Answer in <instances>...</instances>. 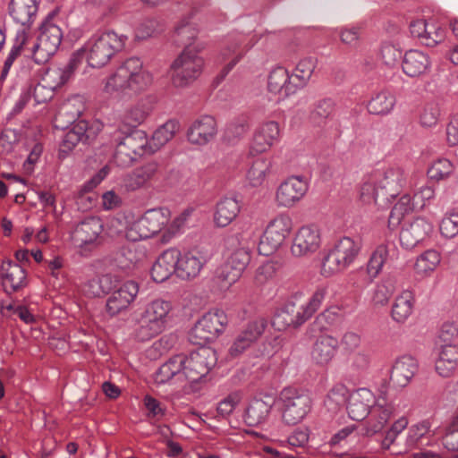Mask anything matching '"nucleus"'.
Masks as SVG:
<instances>
[{
    "label": "nucleus",
    "mask_w": 458,
    "mask_h": 458,
    "mask_svg": "<svg viewBox=\"0 0 458 458\" xmlns=\"http://www.w3.org/2000/svg\"><path fill=\"white\" fill-rule=\"evenodd\" d=\"M152 82L151 74L143 69V63L138 57L126 59L116 71L107 78L105 91L109 94L131 90L139 92Z\"/></svg>",
    "instance_id": "f257e3e1"
},
{
    "label": "nucleus",
    "mask_w": 458,
    "mask_h": 458,
    "mask_svg": "<svg viewBox=\"0 0 458 458\" xmlns=\"http://www.w3.org/2000/svg\"><path fill=\"white\" fill-rule=\"evenodd\" d=\"M127 39V36L112 30L96 32L83 45L87 63L93 68L105 66L124 48Z\"/></svg>",
    "instance_id": "f03ea898"
},
{
    "label": "nucleus",
    "mask_w": 458,
    "mask_h": 458,
    "mask_svg": "<svg viewBox=\"0 0 458 458\" xmlns=\"http://www.w3.org/2000/svg\"><path fill=\"white\" fill-rule=\"evenodd\" d=\"M171 310V303L161 299L147 304L138 320L134 331L135 338L140 342H146L160 334L165 327Z\"/></svg>",
    "instance_id": "7ed1b4c3"
},
{
    "label": "nucleus",
    "mask_w": 458,
    "mask_h": 458,
    "mask_svg": "<svg viewBox=\"0 0 458 458\" xmlns=\"http://www.w3.org/2000/svg\"><path fill=\"white\" fill-rule=\"evenodd\" d=\"M199 49L185 47L170 66L171 81L174 87L184 88L195 81L201 74L204 60Z\"/></svg>",
    "instance_id": "20e7f679"
},
{
    "label": "nucleus",
    "mask_w": 458,
    "mask_h": 458,
    "mask_svg": "<svg viewBox=\"0 0 458 458\" xmlns=\"http://www.w3.org/2000/svg\"><path fill=\"white\" fill-rule=\"evenodd\" d=\"M279 400L282 403V420L286 425H297L311 411V398L303 389L284 387L280 393Z\"/></svg>",
    "instance_id": "39448f33"
},
{
    "label": "nucleus",
    "mask_w": 458,
    "mask_h": 458,
    "mask_svg": "<svg viewBox=\"0 0 458 458\" xmlns=\"http://www.w3.org/2000/svg\"><path fill=\"white\" fill-rule=\"evenodd\" d=\"M360 248L361 242L360 239L341 238L323 259L322 273L329 276L335 273L344 271L353 262Z\"/></svg>",
    "instance_id": "423d86ee"
},
{
    "label": "nucleus",
    "mask_w": 458,
    "mask_h": 458,
    "mask_svg": "<svg viewBox=\"0 0 458 458\" xmlns=\"http://www.w3.org/2000/svg\"><path fill=\"white\" fill-rule=\"evenodd\" d=\"M228 324L226 314L220 310L208 311L194 325L189 333V341L194 345L205 346L216 340Z\"/></svg>",
    "instance_id": "0eeeda50"
},
{
    "label": "nucleus",
    "mask_w": 458,
    "mask_h": 458,
    "mask_svg": "<svg viewBox=\"0 0 458 458\" xmlns=\"http://www.w3.org/2000/svg\"><path fill=\"white\" fill-rule=\"evenodd\" d=\"M49 17L50 15L40 25L38 42L32 47V57L37 64L48 61L56 53L62 42L63 32L57 25L51 22Z\"/></svg>",
    "instance_id": "6e6552de"
},
{
    "label": "nucleus",
    "mask_w": 458,
    "mask_h": 458,
    "mask_svg": "<svg viewBox=\"0 0 458 458\" xmlns=\"http://www.w3.org/2000/svg\"><path fill=\"white\" fill-rule=\"evenodd\" d=\"M395 411L394 400L389 398L386 387L383 385L371 409V417L363 427L361 434L366 437H372L381 432Z\"/></svg>",
    "instance_id": "1a4fd4ad"
},
{
    "label": "nucleus",
    "mask_w": 458,
    "mask_h": 458,
    "mask_svg": "<svg viewBox=\"0 0 458 458\" xmlns=\"http://www.w3.org/2000/svg\"><path fill=\"white\" fill-rule=\"evenodd\" d=\"M110 129L111 143L115 145V159L122 165L131 164L144 147V143L140 144L137 141V139L141 137L143 131H128L121 126Z\"/></svg>",
    "instance_id": "9d476101"
},
{
    "label": "nucleus",
    "mask_w": 458,
    "mask_h": 458,
    "mask_svg": "<svg viewBox=\"0 0 458 458\" xmlns=\"http://www.w3.org/2000/svg\"><path fill=\"white\" fill-rule=\"evenodd\" d=\"M293 222L288 215L281 214L267 225L259 243V251L264 256L273 254L290 234Z\"/></svg>",
    "instance_id": "9b49d317"
},
{
    "label": "nucleus",
    "mask_w": 458,
    "mask_h": 458,
    "mask_svg": "<svg viewBox=\"0 0 458 458\" xmlns=\"http://www.w3.org/2000/svg\"><path fill=\"white\" fill-rule=\"evenodd\" d=\"M102 129L101 123L94 122L89 123L81 120L73 123L63 136L59 147V157L64 158L78 143L91 144L98 137Z\"/></svg>",
    "instance_id": "f8f14e48"
},
{
    "label": "nucleus",
    "mask_w": 458,
    "mask_h": 458,
    "mask_svg": "<svg viewBox=\"0 0 458 458\" xmlns=\"http://www.w3.org/2000/svg\"><path fill=\"white\" fill-rule=\"evenodd\" d=\"M216 363L215 351L211 348L201 346V348L192 352L189 356L184 354L183 378L191 383L199 382L208 374Z\"/></svg>",
    "instance_id": "ddd939ff"
},
{
    "label": "nucleus",
    "mask_w": 458,
    "mask_h": 458,
    "mask_svg": "<svg viewBox=\"0 0 458 458\" xmlns=\"http://www.w3.org/2000/svg\"><path fill=\"white\" fill-rule=\"evenodd\" d=\"M250 48V47H248L246 44V37L242 34L230 36L227 38L220 51L218 58L220 62L228 61V63L223 67L216 78L218 83L225 80Z\"/></svg>",
    "instance_id": "4468645a"
},
{
    "label": "nucleus",
    "mask_w": 458,
    "mask_h": 458,
    "mask_svg": "<svg viewBox=\"0 0 458 458\" xmlns=\"http://www.w3.org/2000/svg\"><path fill=\"white\" fill-rule=\"evenodd\" d=\"M170 212L167 208H153L147 210L144 215L134 223L133 228L138 232V237H129L132 241L138 239L150 238L159 232L168 224Z\"/></svg>",
    "instance_id": "2eb2a0df"
},
{
    "label": "nucleus",
    "mask_w": 458,
    "mask_h": 458,
    "mask_svg": "<svg viewBox=\"0 0 458 458\" xmlns=\"http://www.w3.org/2000/svg\"><path fill=\"white\" fill-rule=\"evenodd\" d=\"M380 191L379 196L388 205L399 195L405 182L404 172L400 167H389L374 174Z\"/></svg>",
    "instance_id": "dca6fc26"
},
{
    "label": "nucleus",
    "mask_w": 458,
    "mask_h": 458,
    "mask_svg": "<svg viewBox=\"0 0 458 458\" xmlns=\"http://www.w3.org/2000/svg\"><path fill=\"white\" fill-rule=\"evenodd\" d=\"M139 293L138 284L133 281H127L119 285L111 293L106 300V310L111 317L126 310L135 300Z\"/></svg>",
    "instance_id": "f3484780"
},
{
    "label": "nucleus",
    "mask_w": 458,
    "mask_h": 458,
    "mask_svg": "<svg viewBox=\"0 0 458 458\" xmlns=\"http://www.w3.org/2000/svg\"><path fill=\"white\" fill-rule=\"evenodd\" d=\"M308 189V182L303 177H289L278 187L276 201L279 206L290 208L304 197Z\"/></svg>",
    "instance_id": "a211bd4d"
},
{
    "label": "nucleus",
    "mask_w": 458,
    "mask_h": 458,
    "mask_svg": "<svg viewBox=\"0 0 458 458\" xmlns=\"http://www.w3.org/2000/svg\"><path fill=\"white\" fill-rule=\"evenodd\" d=\"M410 32L421 44L433 47L445 38L444 29L435 21L417 20L410 24Z\"/></svg>",
    "instance_id": "6ab92c4d"
},
{
    "label": "nucleus",
    "mask_w": 458,
    "mask_h": 458,
    "mask_svg": "<svg viewBox=\"0 0 458 458\" xmlns=\"http://www.w3.org/2000/svg\"><path fill=\"white\" fill-rule=\"evenodd\" d=\"M177 257V276L184 280L198 276L208 261L207 257L196 249L184 253L178 250Z\"/></svg>",
    "instance_id": "aec40b11"
},
{
    "label": "nucleus",
    "mask_w": 458,
    "mask_h": 458,
    "mask_svg": "<svg viewBox=\"0 0 458 458\" xmlns=\"http://www.w3.org/2000/svg\"><path fill=\"white\" fill-rule=\"evenodd\" d=\"M320 245V233L316 226H302L297 232L291 251L295 257L314 253Z\"/></svg>",
    "instance_id": "412c9836"
},
{
    "label": "nucleus",
    "mask_w": 458,
    "mask_h": 458,
    "mask_svg": "<svg viewBox=\"0 0 458 458\" xmlns=\"http://www.w3.org/2000/svg\"><path fill=\"white\" fill-rule=\"evenodd\" d=\"M303 312L301 305L298 306L294 301H288L276 311L272 324L279 331L291 327H299L308 320Z\"/></svg>",
    "instance_id": "4be33fe9"
},
{
    "label": "nucleus",
    "mask_w": 458,
    "mask_h": 458,
    "mask_svg": "<svg viewBox=\"0 0 458 458\" xmlns=\"http://www.w3.org/2000/svg\"><path fill=\"white\" fill-rule=\"evenodd\" d=\"M433 230L432 224L424 217H416L400 232V242L405 249H412L424 241Z\"/></svg>",
    "instance_id": "5701e85b"
},
{
    "label": "nucleus",
    "mask_w": 458,
    "mask_h": 458,
    "mask_svg": "<svg viewBox=\"0 0 458 458\" xmlns=\"http://www.w3.org/2000/svg\"><path fill=\"white\" fill-rule=\"evenodd\" d=\"M8 10L13 20L22 26V30H29L37 19L38 3L37 0H11Z\"/></svg>",
    "instance_id": "b1692460"
},
{
    "label": "nucleus",
    "mask_w": 458,
    "mask_h": 458,
    "mask_svg": "<svg viewBox=\"0 0 458 458\" xmlns=\"http://www.w3.org/2000/svg\"><path fill=\"white\" fill-rule=\"evenodd\" d=\"M0 269L4 291L7 294H12L27 284L26 270L17 262L7 259L2 263Z\"/></svg>",
    "instance_id": "393cba45"
},
{
    "label": "nucleus",
    "mask_w": 458,
    "mask_h": 458,
    "mask_svg": "<svg viewBox=\"0 0 458 458\" xmlns=\"http://www.w3.org/2000/svg\"><path fill=\"white\" fill-rule=\"evenodd\" d=\"M267 321L264 318H258L247 324L246 327L237 336L229 349L232 357L240 355L253 342L257 341L264 333Z\"/></svg>",
    "instance_id": "a878e982"
},
{
    "label": "nucleus",
    "mask_w": 458,
    "mask_h": 458,
    "mask_svg": "<svg viewBox=\"0 0 458 458\" xmlns=\"http://www.w3.org/2000/svg\"><path fill=\"white\" fill-rule=\"evenodd\" d=\"M217 133V125L211 115H202L188 129V140L194 144L204 145L210 141Z\"/></svg>",
    "instance_id": "bb28decb"
},
{
    "label": "nucleus",
    "mask_w": 458,
    "mask_h": 458,
    "mask_svg": "<svg viewBox=\"0 0 458 458\" xmlns=\"http://www.w3.org/2000/svg\"><path fill=\"white\" fill-rule=\"evenodd\" d=\"M102 231V221L98 217L89 216L76 225L72 238L75 244L83 247L94 243Z\"/></svg>",
    "instance_id": "cd10ccee"
},
{
    "label": "nucleus",
    "mask_w": 458,
    "mask_h": 458,
    "mask_svg": "<svg viewBox=\"0 0 458 458\" xmlns=\"http://www.w3.org/2000/svg\"><path fill=\"white\" fill-rule=\"evenodd\" d=\"M178 250L168 249L162 252L151 268V277L157 283H163L173 274L177 275Z\"/></svg>",
    "instance_id": "c85d7f7f"
},
{
    "label": "nucleus",
    "mask_w": 458,
    "mask_h": 458,
    "mask_svg": "<svg viewBox=\"0 0 458 458\" xmlns=\"http://www.w3.org/2000/svg\"><path fill=\"white\" fill-rule=\"evenodd\" d=\"M279 132V125L276 122L270 121L261 124L254 132L250 152L259 154L269 149L277 140Z\"/></svg>",
    "instance_id": "c756f323"
},
{
    "label": "nucleus",
    "mask_w": 458,
    "mask_h": 458,
    "mask_svg": "<svg viewBox=\"0 0 458 458\" xmlns=\"http://www.w3.org/2000/svg\"><path fill=\"white\" fill-rule=\"evenodd\" d=\"M418 369L417 360L404 355L395 360L390 372V381L398 387L406 386L414 377Z\"/></svg>",
    "instance_id": "7c9ffc66"
},
{
    "label": "nucleus",
    "mask_w": 458,
    "mask_h": 458,
    "mask_svg": "<svg viewBox=\"0 0 458 458\" xmlns=\"http://www.w3.org/2000/svg\"><path fill=\"white\" fill-rule=\"evenodd\" d=\"M373 401L372 393L367 388H360L352 394L347 404V412L352 420L360 421L365 419L369 412Z\"/></svg>",
    "instance_id": "2f4dec72"
},
{
    "label": "nucleus",
    "mask_w": 458,
    "mask_h": 458,
    "mask_svg": "<svg viewBox=\"0 0 458 458\" xmlns=\"http://www.w3.org/2000/svg\"><path fill=\"white\" fill-rule=\"evenodd\" d=\"M429 56L418 49H410L403 58V71L409 77H419L425 74L430 68Z\"/></svg>",
    "instance_id": "473e14b6"
},
{
    "label": "nucleus",
    "mask_w": 458,
    "mask_h": 458,
    "mask_svg": "<svg viewBox=\"0 0 458 458\" xmlns=\"http://www.w3.org/2000/svg\"><path fill=\"white\" fill-rule=\"evenodd\" d=\"M267 89L271 93L279 94L286 98L297 91V88L292 80V76L284 67L273 69L267 79Z\"/></svg>",
    "instance_id": "72a5a7b5"
},
{
    "label": "nucleus",
    "mask_w": 458,
    "mask_h": 458,
    "mask_svg": "<svg viewBox=\"0 0 458 458\" xmlns=\"http://www.w3.org/2000/svg\"><path fill=\"white\" fill-rule=\"evenodd\" d=\"M339 342L336 338L321 335L313 344L311 357L317 364H327L335 355Z\"/></svg>",
    "instance_id": "f704fd0d"
},
{
    "label": "nucleus",
    "mask_w": 458,
    "mask_h": 458,
    "mask_svg": "<svg viewBox=\"0 0 458 458\" xmlns=\"http://www.w3.org/2000/svg\"><path fill=\"white\" fill-rule=\"evenodd\" d=\"M184 354L180 353L170 357L155 372L154 380L157 385L168 383L173 378L181 380L183 378Z\"/></svg>",
    "instance_id": "c9c22d12"
},
{
    "label": "nucleus",
    "mask_w": 458,
    "mask_h": 458,
    "mask_svg": "<svg viewBox=\"0 0 458 458\" xmlns=\"http://www.w3.org/2000/svg\"><path fill=\"white\" fill-rule=\"evenodd\" d=\"M458 364V346L453 344H445L441 347L438 359L436 361V371L443 377H451Z\"/></svg>",
    "instance_id": "e433bc0d"
},
{
    "label": "nucleus",
    "mask_w": 458,
    "mask_h": 458,
    "mask_svg": "<svg viewBox=\"0 0 458 458\" xmlns=\"http://www.w3.org/2000/svg\"><path fill=\"white\" fill-rule=\"evenodd\" d=\"M336 104L331 98L316 101L310 114L311 123L318 127H325L335 116Z\"/></svg>",
    "instance_id": "4c0bfd02"
},
{
    "label": "nucleus",
    "mask_w": 458,
    "mask_h": 458,
    "mask_svg": "<svg viewBox=\"0 0 458 458\" xmlns=\"http://www.w3.org/2000/svg\"><path fill=\"white\" fill-rule=\"evenodd\" d=\"M159 171L156 161H150L135 168L126 178V187L130 191H136L152 180Z\"/></svg>",
    "instance_id": "58836bf2"
},
{
    "label": "nucleus",
    "mask_w": 458,
    "mask_h": 458,
    "mask_svg": "<svg viewBox=\"0 0 458 458\" xmlns=\"http://www.w3.org/2000/svg\"><path fill=\"white\" fill-rule=\"evenodd\" d=\"M240 204L235 198H224L216 204L215 223L225 227L231 224L240 212Z\"/></svg>",
    "instance_id": "ea45409f"
},
{
    "label": "nucleus",
    "mask_w": 458,
    "mask_h": 458,
    "mask_svg": "<svg viewBox=\"0 0 458 458\" xmlns=\"http://www.w3.org/2000/svg\"><path fill=\"white\" fill-rule=\"evenodd\" d=\"M273 403L262 399H253L246 409L244 421L250 427L263 423L268 417Z\"/></svg>",
    "instance_id": "a19ab883"
},
{
    "label": "nucleus",
    "mask_w": 458,
    "mask_h": 458,
    "mask_svg": "<svg viewBox=\"0 0 458 458\" xmlns=\"http://www.w3.org/2000/svg\"><path fill=\"white\" fill-rule=\"evenodd\" d=\"M250 128V122L249 116L241 114L226 125L223 136L224 140L230 144H234L244 137Z\"/></svg>",
    "instance_id": "79ce46f5"
},
{
    "label": "nucleus",
    "mask_w": 458,
    "mask_h": 458,
    "mask_svg": "<svg viewBox=\"0 0 458 458\" xmlns=\"http://www.w3.org/2000/svg\"><path fill=\"white\" fill-rule=\"evenodd\" d=\"M414 305V296L410 291H403L396 297L392 307V318L399 323H403L411 315Z\"/></svg>",
    "instance_id": "37998d69"
},
{
    "label": "nucleus",
    "mask_w": 458,
    "mask_h": 458,
    "mask_svg": "<svg viewBox=\"0 0 458 458\" xmlns=\"http://www.w3.org/2000/svg\"><path fill=\"white\" fill-rule=\"evenodd\" d=\"M430 422L423 420L412 425L406 438V445L409 447L427 445L429 443Z\"/></svg>",
    "instance_id": "c03bdc74"
},
{
    "label": "nucleus",
    "mask_w": 458,
    "mask_h": 458,
    "mask_svg": "<svg viewBox=\"0 0 458 458\" xmlns=\"http://www.w3.org/2000/svg\"><path fill=\"white\" fill-rule=\"evenodd\" d=\"M394 105V96L388 91H381L370 99L368 110L373 114L385 115L393 110Z\"/></svg>",
    "instance_id": "a18cd8bd"
},
{
    "label": "nucleus",
    "mask_w": 458,
    "mask_h": 458,
    "mask_svg": "<svg viewBox=\"0 0 458 458\" xmlns=\"http://www.w3.org/2000/svg\"><path fill=\"white\" fill-rule=\"evenodd\" d=\"M317 65V59L306 57L301 59L296 65L292 76L297 89L303 88L310 81Z\"/></svg>",
    "instance_id": "49530a36"
},
{
    "label": "nucleus",
    "mask_w": 458,
    "mask_h": 458,
    "mask_svg": "<svg viewBox=\"0 0 458 458\" xmlns=\"http://www.w3.org/2000/svg\"><path fill=\"white\" fill-rule=\"evenodd\" d=\"M198 30L195 26L188 21H182L174 30V42L185 47L199 49L200 47H192V41L197 38Z\"/></svg>",
    "instance_id": "de8ad7c7"
},
{
    "label": "nucleus",
    "mask_w": 458,
    "mask_h": 458,
    "mask_svg": "<svg viewBox=\"0 0 458 458\" xmlns=\"http://www.w3.org/2000/svg\"><path fill=\"white\" fill-rule=\"evenodd\" d=\"M147 113L142 106H131L123 114L121 123L117 126H121L128 131H140L137 127L144 122Z\"/></svg>",
    "instance_id": "09e8293b"
},
{
    "label": "nucleus",
    "mask_w": 458,
    "mask_h": 458,
    "mask_svg": "<svg viewBox=\"0 0 458 458\" xmlns=\"http://www.w3.org/2000/svg\"><path fill=\"white\" fill-rule=\"evenodd\" d=\"M250 261V253L247 248H240L234 250L227 262L231 270H233V276L231 281H237L242 273L247 267Z\"/></svg>",
    "instance_id": "8fccbe9b"
},
{
    "label": "nucleus",
    "mask_w": 458,
    "mask_h": 458,
    "mask_svg": "<svg viewBox=\"0 0 458 458\" xmlns=\"http://www.w3.org/2000/svg\"><path fill=\"white\" fill-rule=\"evenodd\" d=\"M380 191H378L377 182L375 176L368 179L363 182L360 186V198L362 202L366 204L374 203L376 205L384 207L386 206V202L379 196Z\"/></svg>",
    "instance_id": "3c124183"
},
{
    "label": "nucleus",
    "mask_w": 458,
    "mask_h": 458,
    "mask_svg": "<svg viewBox=\"0 0 458 458\" xmlns=\"http://www.w3.org/2000/svg\"><path fill=\"white\" fill-rule=\"evenodd\" d=\"M387 246L384 244L379 245L373 251L367 264V273L371 280L378 276L387 259Z\"/></svg>",
    "instance_id": "603ef678"
},
{
    "label": "nucleus",
    "mask_w": 458,
    "mask_h": 458,
    "mask_svg": "<svg viewBox=\"0 0 458 458\" xmlns=\"http://www.w3.org/2000/svg\"><path fill=\"white\" fill-rule=\"evenodd\" d=\"M440 263V255L435 250H428L418 257L414 268L418 274L433 271Z\"/></svg>",
    "instance_id": "864d4df0"
},
{
    "label": "nucleus",
    "mask_w": 458,
    "mask_h": 458,
    "mask_svg": "<svg viewBox=\"0 0 458 458\" xmlns=\"http://www.w3.org/2000/svg\"><path fill=\"white\" fill-rule=\"evenodd\" d=\"M164 30V23L157 18L144 19L136 30V38L139 39H146L161 32Z\"/></svg>",
    "instance_id": "5fc2aeb1"
},
{
    "label": "nucleus",
    "mask_w": 458,
    "mask_h": 458,
    "mask_svg": "<svg viewBox=\"0 0 458 458\" xmlns=\"http://www.w3.org/2000/svg\"><path fill=\"white\" fill-rule=\"evenodd\" d=\"M269 169V163L263 158L256 159L247 172V178L252 186H258L264 181L267 172Z\"/></svg>",
    "instance_id": "6e6d98bb"
},
{
    "label": "nucleus",
    "mask_w": 458,
    "mask_h": 458,
    "mask_svg": "<svg viewBox=\"0 0 458 458\" xmlns=\"http://www.w3.org/2000/svg\"><path fill=\"white\" fill-rule=\"evenodd\" d=\"M453 172L451 162L445 158L434 162L428 169V176L430 180L440 181L447 178Z\"/></svg>",
    "instance_id": "4d7b16f0"
},
{
    "label": "nucleus",
    "mask_w": 458,
    "mask_h": 458,
    "mask_svg": "<svg viewBox=\"0 0 458 458\" xmlns=\"http://www.w3.org/2000/svg\"><path fill=\"white\" fill-rule=\"evenodd\" d=\"M55 87L45 85L38 82L33 87H30L27 90L31 92V98H33L35 105L47 103L54 97V89Z\"/></svg>",
    "instance_id": "13d9d810"
},
{
    "label": "nucleus",
    "mask_w": 458,
    "mask_h": 458,
    "mask_svg": "<svg viewBox=\"0 0 458 458\" xmlns=\"http://www.w3.org/2000/svg\"><path fill=\"white\" fill-rule=\"evenodd\" d=\"M84 58L87 59V53L84 50L83 47H81L80 49H78L77 51H75L74 53H72V55H71L70 59H69V62L64 66V68L62 72L61 79H62L63 82L66 81L71 77V75L74 72V71L82 63Z\"/></svg>",
    "instance_id": "bf43d9fd"
},
{
    "label": "nucleus",
    "mask_w": 458,
    "mask_h": 458,
    "mask_svg": "<svg viewBox=\"0 0 458 458\" xmlns=\"http://www.w3.org/2000/svg\"><path fill=\"white\" fill-rule=\"evenodd\" d=\"M264 458H305L302 452L296 449L285 451L284 446H265L263 448Z\"/></svg>",
    "instance_id": "052dcab7"
},
{
    "label": "nucleus",
    "mask_w": 458,
    "mask_h": 458,
    "mask_svg": "<svg viewBox=\"0 0 458 458\" xmlns=\"http://www.w3.org/2000/svg\"><path fill=\"white\" fill-rule=\"evenodd\" d=\"M443 445L449 451L458 452V420L454 418L442 438Z\"/></svg>",
    "instance_id": "680f3d73"
},
{
    "label": "nucleus",
    "mask_w": 458,
    "mask_h": 458,
    "mask_svg": "<svg viewBox=\"0 0 458 458\" xmlns=\"http://www.w3.org/2000/svg\"><path fill=\"white\" fill-rule=\"evenodd\" d=\"M310 431L308 428H297L287 438V443L292 447L302 452L304 454L305 446L309 442Z\"/></svg>",
    "instance_id": "e2e57ef3"
},
{
    "label": "nucleus",
    "mask_w": 458,
    "mask_h": 458,
    "mask_svg": "<svg viewBox=\"0 0 458 458\" xmlns=\"http://www.w3.org/2000/svg\"><path fill=\"white\" fill-rule=\"evenodd\" d=\"M440 233L445 238H453L458 234V213L446 215L439 225Z\"/></svg>",
    "instance_id": "0e129e2a"
},
{
    "label": "nucleus",
    "mask_w": 458,
    "mask_h": 458,
    "mask_svg": "<svg viewBox=\"0 0 458 458\" xmlns=\"http://www.w3.org/2000/svg\"><path fill=\"white\" fill-rule=\"evenodd\" d=\"M326 293L327 291L325 288H318L310 299L309 302L305 305H301L303 309V313L305 314L307 319L310 318L312 315L319 309L326 297Z\"/></svg>",
    "instance_id": "69168bd1"
},
{
    "label": "nucleus",
    "mask_w": 458,
    "mask_h": 458,
    "mask_svg": "<svg viewBox=\"0 0 458 458\" xmlns=\"http://www.w3.org/2000/svg\"><path fill=\"white\" fill-rule=\"evenodd\" d=\"M440 110L437 104H427L420 114V123L425 127H431L437 123Z\"/></svg>",
    "instance_id": "338daca9"
},
{
    "label": "nucleus",
    "mask_w": 458,
    "mask_h": 458,
    "mask_svg": "<svg viewBox=\"0 0 458 458\" xmlns=\"http://www.w3.org/2000/svg\"><path fill=\"white\" fill-rule=\"evenodd\" d=\"M178 128V123L169 121L155 131L154 139L158 140L161 144H164L174 137Z\"/></svg>",
    "instance_id": "774afa93"
}]
</instances>
